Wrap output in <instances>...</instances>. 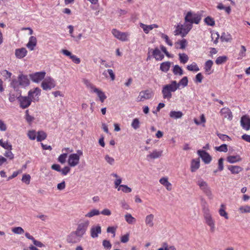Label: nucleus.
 Segmentation results:
<instances>
[{
    "label": "nucleus",
    "instance_id": "1",
    "mask_svg": "<svg viewBox=\"0 0 250 250\" xmlns=\"http://www.w3.org/2000/svg\"><path fill=\"white\" fill-rule=\"evenodd\" d=\"M177 89L176 81H172L170 83L164 85L162 88L163 98L169 101L172 96V93L175 92Z\"/></svg>",
    "mask_w": 250,
    "mask_h": 250
},
{
    "label": "nucleus",
    "instance_id": "2",
    "mask_svg": "<svg viewBox=\"0 0 250 250\" xmlns=\"http://www.w3.org/2000/svg\"><path fill=\"white\" fill-rule=\"evenodd\" d=\"M196 184L199 187L200 190L208 197L209 199H212L213 195L211 189L207 183L204 179L201 178H199Z\"/></svg>",
    "mask_w": 250,
    "mask_h": 250
},
{
    "label": "nucleus",
    "instance_id": "3",
    "mask_svg": "<svg viewBox=\"0 0 250 250\" xmlns=\"http://www.w3.org/2000/svg\"><path fill=\"white\" fill-rule=\"evenodd\" d=\"M192 26L190 23H188L185 21L184 24L179 23L175 27V35H180L182 37H184L190 31Z\"/></svg>",
    "mask_w": 250,
    "mask_h": 250
},
{
    "label": "nucleus",
    "instance_id": "4",
    "mask_svg": "<svg viewBox=\"0 0 250 250\" xmlns=\"http://www.w3.org/2000/svg\"><path fill=\"white\" fill-rule=\"evenodd\" d=\"M184 19L186 22L190 23L191 25L193 23L198 24L201 20V16L199 14L188 11L186 14Z\"/></svg>",
    "mask_w": 250,
    "mask_h": 250
},
{
    "label": "nucleus",
    "instance_id": "5",
    "mask_svg": "<svg viewBox=\"0 0 250 250\" xmlns=\"http://www.w3.org/2000/svg\"><path fill=\"white\" fill-rule=\"evenodd\" d=\"M204 218L205 223L210 228V231L213 233L215 229V222L208 209L205 210Z\"/></svg>",
    "mask_w": 250,
    "mask_h": 250
},
{
    "label": "nucleus",
    "instance_id": "6",
    "mask_svg": "<svg viewBox=\"0 0 250 250\" xmlns=\"http://www.w3.org/2000/svg\"><path fill=\"white\" fill-rule=\"evenodd\" d=\"M83 154V152L81 150H78L76 153L70 154L68 159V165L71 167L76 166L79 163L80 157Z\"/></svg>",
    "mask_w": 250,
    "mask_h": 250
},
{
    "label": "nucleus",
    "instance_id": "7",
    "mask_svg": "<svg viewBox=\"0 0 250 250\" xmlns=\"http://www.w3.org/2000/svg\"><path fill=\"white\" fill-rule=\"evenodd\" d=\"M89 221L86 219L81 220L78 225L75 231L82 237L85 234L89 225Z\"/></svg>",
    "mask_w": 250,
    "mask_h": 250
},
{
    "label": "nucleus",
    "instance_id": "8",
    "mask_svg": "<svg viewBox=\"0 0 250 250\" xmlns=\"http://www.w3.org/2000/svg\"><path fill=\"white\" fill-rule=\"evenodd\" d=\"M56 85L55 80L51 77H46L41 83V87L44 90H51L54 88Z\"/></svg>",
    "mask_w": 250,
    "mask_h": 250
},
{
    "label": "nucleus",
    "instance_id": "9",
    "mask_svg": "<svg viewBox=\"0 0 250 250\" xmlns=\"http://www.w3.org/2000/svg\"><path fill=\"white\" fill-rule=\"evenodd\" d=\"M111 33L113 35L119 40L122 42L128 41L129 34L127 32H122L116 29H113L111 31Z\"/></svg>",
    "mask_w": 250,
    "mask_h": 250
},
{
    "label": "nucleus",
    "instance_id": "10",
    "mask_svg": "<svg viewBox=\"0 0 250 250\" xmlns=\"http://www.w3.org/2000/svg\"><path fill=\"white\" fill-rule=\"evenodd\" d=\"M82 238L78 233L74 231L67 236L66 242L69 244L77 243L81 241Z\"/></svg>",
    "mask_w": 250,
    "mask_h": 250
},
{
    "label": "nucleus",
    "instance_id": "11",
    "mask_svg": "<svg viewBox=\"0 0 250 250\" xmlns=\"http://www.w3.org/2000/svg\"><path fill=\"white\" fill-rule=\"evenodd\" d=\"M153 96V92L149 89L141 91L137 98L138 101H144L151 99Z\"/></svg>",
    "mask_w": 250,
    "mask_h": 250
},
{
    "label": "nucleus",
    "instance_id": "12",
    "mask_svg": "<svg viewBox=\"0 0 250 250\" xmlns=\"http://www.w3.org/2000/svg\"><path fill=\"white\" fill-rule=\"evenodd\" d=\"M20 103V107L22 109H25L29 107L32 102L31 100L28 96H20L17 98Z\"/></svg>",
    "mask_w": 250,
    "mask_h": 250
},
{
    "label": "nucleus",
    "instance_id": "13",
    "mask_svg": "<svg viewBox=\"0 0 250 250\" xmlns=\"http://www.w3.org/2000/svg\"><path fill=\"white\" fill-rule=\"evenodd\" d=\"M45 74L44 71H41L30 74L29 76L33 82L39 83L44 79Z\"/></svg>",
    "mask_w": 250,
    "mask_h": 250
},
{
    "label": "nucleus",
    "instance_id": "14",
    "mask_svg": "<svg viewBox=\"0 0 250 250\" xmlns=\"http://www.w3.org/2000/svg\"><path fill=\"white\" fill-rule=\"evenodd\" d=\"M41 93V90L39 88L36 87L29 91L28 93V96L32 101H38L39 100V97L40 96Z\"/></svg>",
    "mask_w": 250,
    "mask_h": 250
},
{
    "label": "nucleus",
    "instance_id": "15",
    "mask_svg": "<svg viewBox=\"0 0 250 250\" xmlns=\"http://www.w3.org/2000/svg\"><path fill=\"white\" fill-rule=\"evenodd\" d=\"M197 154L205 164H208L210 163L212 158L208 152L203 150H198Z\"/></svg>",
    "mask_w": 250,
    "mask_h": 250
},
{
    "label": "nucleus",
    "instance_id": "16",
    "mask_svg": "<svg viewBox=\"0 0 250 250\" xmlns=\"http://www.w3.org/2000/svg\"><path fill=\"white\" fill-rule=\"evenodd\" d=\"M241 125L242 127L246 130L250 129V118L247 115L243 116L241 118Z\"/></svg>",
    "mask_w": 250,
    "mask_h": 250
},
{
    "label": "nucleus",
    "instance_id": "17",
    "mask_svg": "<svg viewBox=\"0 0 250 250\" xmlns=\"http://www.w3.org/2000/svg\"><path fill=\"white\" fill-rule=\"evenodd\" d=\"M220 114L224 118H227L229 121L232 119L233 115L232 112L228 107H224L220 111Z\"/></svg>",
    "mask_w": 250,
    "mask_h": 250
},
{
    "label": "nucleus",
    "instance_id": "18",
    "mask_svg": "<svg viewBox=\"0 0 250 250\" xmlns=\"http://www.w3.org/2000/svg\"><path fill=\"white\" fill-rule=\"evenodd\" d=\"M61 52L66 56L69 57L72 61L76 64H79L81 62L80 59L77 57L76 55H73L70 51L66 49H62Z\"/></svg>",
    "mask_w": 250,
    "mask_h": 250
},
{
    "label": "nucleus",
    "instance_id": "19",
    "mask_svg": "<svg viewBox=\"0 0 250 250\" xmlns=\"http://www.w3.org/2000/svg\"><path fill=\"white\" fill-rule=\"evenodd\" d=\"M18 80L19 81V84L22 87H25L29 85V80L27 76L24 75L23 74H20L18 76Z\"/></svg>",
    "mask_w": 250,
    "mask_h": 250
},
{
    "label": "nucleus",
    "instance_id": "20",
    "mask_svg": "<svg viewBox=\"0 0 250 250\" xmlns=\"http://www.w3.org/2000/svg\"><path fill=\"white\" fill-rule=\"evenodd\" d=\"M101 227L100 225L93 226L90 229V235L93 238L98 237L99 234L101 233Z\"/></svg>",
    "mask_w": 250,
    "mask_h": 250
},
{
    "label": "nucleus",
    "instance_id": "21",
    "mask_svg": "<svg viewBox=\"0 0 250 250\" xmlns=\"http://www.w3.org/2000/svg\"><path fill=\"white\" fill-rule=\"evenodd\" d=\"M27 51L25 48L22 47L15 50V55L17 58L21 59L26 56Z\"/></svg>",
    "mask_w": 250,
    "mask_h": 250
},
{
    "label": "nucleus",
    "instance_id": "22",
    "mask_svg": "<svg viewBox=\"0 0 250 250\" xmlns=\"http://www.w3.org/2000/svg\"><path fill=\"white\" fill-rule=\"evenodd\" d=\"M146 226L153 228L154 226V215L153 214L147 215L145 219Z\"/></svg>",
    "mask_w": 250,
    "mask_h": 250
},
{
    "label": "nucleus",
    "instance_id": "23",
    "mask_svg": "<svg viewBox=\"0 0 250 250\" xmlns=\"http://www.w3.org/2000/svg\"><path fill=\"white\" fill-rule=\"evenodd\" d=\"M37 40L35 37L31 36L29 39L28 43L26 44V47L30 50L33 51L34 50L35 47L37 45Z\"/></svg>",
    "mask_w": 250,
    "mask_h": 250
},
{
    "label": "nucleus",
    "instance_id": "24",
    "mask_svg": "<svg viewBox=\"0 0 250 250\" xmlns=\"http://www.w3.org/2000/svg\"><path fill=\"white\" fill-rule=\"evenodd\" d=\"M228 169L232 174H237L243 170V168L242 167L236 165H229L228 166Z\"/></svg>",
    "mask_w": 250,
    "mask_h": 250
},
{
    "label": "nucleus",
    "instance_id": "25",
    "mask_svg": "<svg viewBox=\"0 0 250 250\" xmlns=\"http://www.w3.org/2000/svg\"><path fill=\"white\" fill-rule=\"evenodd\" d=\"M152 55L156 61H161L164 58V55L158 47L155 48L153 50Z\"/></svg>",
    "mask_w": 250,
    "mask_h": 250
},
{
    "label": "nucleus",
    "instance_id": "26",
    "mask_svg": "<svg viewBox=\"0 0 250 250\" xmlns=\"http://www.w3.org/2000/svg\"><path fill=\"white\" fill-rule=\"evenodd\" d=\"M91 92L96 93L97 95L102 103H103L107 98L104 93L101 89L97 87H95Z\"/></svg>",
    "mask_w": 250,
    "mask_h": 250
},
{
    "label": "nucleus",
    "instance_id": "27",
    "mask_svg": "<svg viewBox=\"0 0 250 250\" xmlns=\"http://www.w3.org/2000/svg\"><path fill=\"white\" fill-rule=\"evenodd\" d=\"M242 160V158L239 155H230L227 157V161L230 164H234Z\"/></svg>",
    "mask_w": 250,
    "mask_h": 250
},
{
    "label": "nucleus",
    "instance_id": "28",
    "mask_svg": "<svg viewBox=\"0 0 250 250\" xmlns=\"http://www.w3.org/2000/svg\"><path fill=\"white\" fill-rule=\"evenodd\" d=\"M163 153V150H158L154 149L149 154L147 155V159H155L161 157Z\"/></svg>",
    "mask_w": 250,
    "mask_h": 250
},
{
    "label": "nucleus",
    "instance_id": "29",
    "mask_svg": "<svg viewBox=\"0 0 250 250\" xmlns=\"http://www.w3.org/2000/svg\"><path fill=\"white\" fill-rule=\"evenodd\" d=\"M200 160L199 159H193L191 163L190 170L193 172L196 171L200 167Z\"/></svg>",
    "mask_w": 250,
    "mask_h": 250
},
{
    "label": "nucleus",
    "instance_id": "30",
    "mask_svg": "<svg viewBox=\"0 0 250 250\" xmlns=\"http://www.w3.org/2000/svg\"><path fill=\"white\" fill-rule=\"evenodd\" d=\"M159 182L166 187L168 191H170L172 189V185L168 182V178L167 177H163L159 180Z\"/></svg>",
    "mask_w": 250,
    "mask_h": 250
},
{
    "label": "nucleus",
    "instance_id": "31",
    "mask_svg": "<svg viewBox=\"0 0 250 250\" xmlns=\"http://www.w3.org/2000/svg\"><path fill=\"white\" fill-rule=\"evenodd\" d=\"M169 115L171 118L177 120L181 119L183 116V113L181 111L172 110L170 111Z\"/></svg>",
    "mask_w": 250,
    "mask_h": 250
},
{
    "label": "nucleus",
    "instance_id": "32",
    "mask_svg": "<svg viewBox=\"0 0 250 250\" xmlns=\"http://www.w3.org/2000/svg\"><path fill=\"white\" fill-rule=\"evenodd\" d=\"M187 41L186 39H183L182 40L178 41L175 43V46L176 48L185 49L187 45Z\"/></svg>",
    "mask_w": 250,
    "mask_h": 250
},
{
    "label": "nucleus",
    "instance_id": "33",
    "mask_svg": "<svg viewBox=\"0 0 250 250\" xmlns=\"http://www.w3.org/2000/svg\"><path fill=\"white\" fill-rule=\"evenodd\" d=\"M171 64L170 62H162L160 65V70L163 72H167L170 67Z\"/></svg>",
    "mask_w": 250,
    "mask_h": 250
},
{
    "label": "nucleus",
    "instance_id": "34",
    "mask_svg": "<svg viewBox=\"0 0 250 250\" xmlns=\"http://www.w3.org/2000/svg\"><path fill=\"white\" fill-rule=\"evenodd\" d=\"M188 79L187 77H184L179 82V83L176 82V85L178 87V89L180 88V86H182V87H185L188 85Z\"/></svg>",
    "mask_w": 250,
    "mask_h": 250
},
{
    "label": "nucleus",
    "instance_id": "35",
    "mask_svg": "<svg viewBox=\"0 0 250 250\" xmlns=\"http://www.w3.org/2000/svg\"><path fill=\"white\" fill-rule=\"evenodd\" d=\"M125 218L126 222L129 224H133L136 221V219L130 213H126L125 215Z\"/></svg>",
    "mask_w": 250,
    "mask_h": 250
},
{
    "label": "nucleus",
    "instance_id": "36",
    "mask_svg": "<svg viewBox=\"0 0 250 250\" xmlns=\"http://www.w3.org/2000/svg\"><path fill=\"white\" fill-rule=\"evenodd\" d=\"M219 213L221 216L224 217L225 219H228L229 218L228 214L225 211V205L221 204L220 208L218 211Z\"/></svg>",
    "mask_w": 250,
    "mask_h": 250
},
{
    "label": "nucleus",
    "instance_id": "37",
    "mask_svg": "<svg viewBox=\"0 0 250 250\" xmlns=\"http://www.w3.org/2000/svg\"><path fill=\"white\" fill-rule=\"evenodd\" d=\"M47 135L43 131H39L37 133V140L38 142H41L46 139Z\"/></svg>",
    "mask_w": 250,
    "mask_h": 250
},
{
    "label": "nucleus",
    "instance_id": "38",
    "mask_svg": "<svg viewBox=\"0 0 250 250\" xmlns=\"http://www.w3.org/2000/svg\"><path fill=\"white\" fill-rule=\"evenodd\" d=\"M173 73L175 75L181 76L183 74V70L178 65H175L173 66Z\"/></svg>",
    "mask_w": 250,
    "mask_h": 250
},
{
    "label": "nucleus",
    "instance_id": "39",
    "mask_svg": "<svg viewBox=\"0 0 250 250\" xmlns=\"http://www.w3.org/2000/svg\"><path fill=\"white\" fill-rule=\"evenodd\" d=\"M100 214V212L99 210L97 209H93L87 212L85 216L86 217L91 218L94 216L99 215Z\"/></svg>",
    "mask_w": 250,
    "mask_h": 250
},
{
    "label": "nucleus",
    "instance_id": "40",
    "mask_svg": "<svg viewBox=\"0 0 250 250\" xmlns=\"http://www.w3.org/2000/svg\"><path fill=\"white\" fill-rule=\"evenodd\" d=\"M118 191H122L124 193H130L132 191V189L128 187L127 185H122L118 188Z\"/></svg>",
    "mask_w": 250,
    "mask_h": 250
},
{
    "label": "nucleus",
    "instance_id": "41",
    "mask_svg": "<svg viewBox=\"0 0 250 250\" xmlns=\"http://www.w3.org/2000/svg\"><path fill=\"white\" fill-rule=\"evenodd\" d=\"M187 69L191 71L197 72L199 70V68L197 64L193 62L191 64L187 66Z\"/></svg>",
    "mask_w": 250,
    "mask_h": 250
},
{
    "label": "nucleus",
    "instance_id": "42",
    "mask_svg": "<svg viewBox=\"0 0 250 250\" xmlns=\"http://www.w3.org/2000/svg\"><path fill=\"white\" fill-rule=\"evenodd\" d=\"M0 146L7 150H12V145L7 141L3 142L2 139L0 140Z\"/></svg>",
    "mask_w": 250,
    "mask_h": 250
},
{
    "label": "nucleus",
    "instance_id": "43",
    "mask_svg": "<svg viewBox=\"0 0 250 250\" xmlns=\"http://www.w3.org/2000/svg\"><path fill=\"white\" fill-rule=\"evenodd\" d=\"M157 250H176V249L173 246H169L167 243H164L163 244L162 247Z\"/></svg>",
    "mask_w": 250,
    "mask_h": 250
},
{
    "label": "nucleus",
    "instance_id": "44",
    "mask_svg": "<svg viewBox=\"0 0 250 250\" xmlns=\"http://www.w3.org/2000/svg\"><path fill=\"white\" fill-rule=\"evenodd\" d=\"M204 21L207 25L209 26H213L215 25V21L214 19L210 16L207 17L204 19Z\"/></svg>",
    "mask_w": 250,
    "mask_h": 250
},
{
    "label": "nucleus",
    "instance_id": "45",
    "mask_svg": "<svg viewBox=\"0 0 250 250\" xmlns=\"http://www.w3.org/2000/svg\"><path fill=\"white\" fill-rule=\"evenodd\" d=\"M227 60L228 57L226 56H219L217 58L215 63L218 65H220L225 63Z\"/></svg>",
    "mask_w": 250,
    "mask_h": 250
},
{
    "label": "nucleus",
    "instance_id": "46",
    "mask_svg": "<svg viewBox=\"0 0 250 250\" xmlns=\"http://www.w3.org/2000/svg\"><path fill=\"white\" fill-rule=\"evenodd\" d=\"M179 56L180 62L183 64L186 63L188 60V57L185 53H180Z\"/></svg>",
    "mask_w": 250,
    "mask_h": 250
},
{
    "label": "nucleus",
    "instance_id": "47",
    "mask_svg": "<svg viewBox=\"0 0 250 250\" xmlns=\"http://www.w3.org/2000/svg\"><path fill=\"white\" fill-rule=\"evenodd\" d=\"M83 82L84 84L86 85V87L90 90L91 92L96 87L92 83H90L88 80L84 79Z\"/></svg>",
    "mask_w": 250,
    "mask_h": 250
},
{
    "label": "nucleus",
    "instance_id": "48",
    "mask_svg": "<svg viewBox=\"0 0 250 250\" xmlns=\"http://www.w3.org/2000/svg\"><path fill=\"white\" fill-rule=\"evenodd\" d=\"M246 48L244 45L241 46V50L239 53L238 59H242L243 57L246 56Z\"/></svg>",
    "mask_w": 250,
    "mask_h": 250
},
{
    "label": "nucleus",
    "instance_id": "49",
    "mask_svg": "<svg viewBox=\"0 0 250 250\" xmlns=\"http://www.w3.org/2000/svg\"><path fill=\"white\" fill-rule=\"evenodd\" d=\"M239 211L241 213H250V206L248 205L241 206L239 208Z\"/></svg>",
    "mask_w": 250,
    "mask_h": 250
},
{
    "label": "nucleus",
    "instance_id": "50",
    "mask_svg": "<svg viewBox=\"0 0 250 250\" xmlns=\"http://www.w3.org/2000/svg\"><path fill=\"white\" fill-rule=\"evenodd\" d=\"M31 181V176L29 174H25L22 175L21 181L26 185H29Z\"/></svg>",
    "mask_w": 250,
    "mask_h": 250
},
{
    "label": "nucleus",
    "instance_id": "51",
    "mask_svg": "<svg viewBox=\"0 0 250 250\" xmlns=\"http://www.w3.org/2000/svg\"><path fill=\"white\" fill-rule=\"evenodd\" d=\"M13 233L17 234H21L24 233V229L21 227H14L12 229Z\"/></svg>",
    "mask_w": 250,
    "mask_h": 250
},
{
    "label": "nucleus",
    "instance_id": "52",
    "mask_svg": "<svg viewBox=\"0 0 250 250\" xmlns=\"http://www.w3.org/2000/svg\"><path fill=\"white\" fill-rule=\"evenodd\" d=\"M212 65L213 62L211 60H208V61H207L205 63L204 67L205 71L207 72H208L210 70Z\"/></svg>",
    "mask_w": 250,
    "mask_h": 250
},
{
    "label": "nucleus",
    "instance_id": "53",
    "mask_svg": "<svg viewBox=\"0 0 250 250\" xmlns=\"http://www.w3.org/2000/svg\"><path fill=\"white\" fill-rule=\"evenodd\" d=\"M215 149L220 152H226L228 151V146L226 144H223L219 146H216Z\"/></svg>",
    "mask_w": 250,
    "mask_h": 250
},
{
    "label": "nucleus",
    "instance_id": "54",
    "mask_svg": "<svg viewBox=\"0 0 250 250\" xmlns=\"http://www.w3.org/2000/svg\"><path fill=\"white\" fill-rule=\"evenodd\" d=\"M131 126L134 129H137L140 127V121L138 118H135L133 120Z\"/></svg>",
    "mask_w": 250,
    "mask_h": 250
},
{
    "label": "nucleus",
    "instance_id": "55",
    "mask_svg": "<svg viewBox=\"0 0 250 250\" xmlns=\"http://www.w3.org/2000/svg\"><path fill=\"white\" fill-rule=\"evenodd\" d=\"M27 136L31 140H34L37 138V133L34 130H29L27 133Z\"/></svg>",
    "mask_w": 250,
    "mask_h": 250
},
{
    "label": "nucleus",
    "instance_id": "56",
    "mask_svg": "<svg viewBox=\"0 0 250 250\" xmlns=\"http://www.w3.org/2000/svg\"><path fill=\"white\" fill-rule=\"evenodd\" d=\"M104 159L108 164L111 166L113 165L115 163L114 159L113 157H110L109 155H105L104 156Z\"/></svg>",
    "mask_w": 250,
    "mask_h": 250
},
{
    "label": "nucleus",
    "instance_id": "57",
    "mask_svg": "<svg viewBox=\"0 0 250 250\" xmlns=\"http://www.w3.org/2000/svg\"><path fill=\"white\" fill-rule=\"evenodd\" d=\"M161 38L164 39L166 42L169 46H172L173 45L172 41L169 39V37L167 35L162 33Z\"/></svg>",
    "mask_w": 250,
    "mask_h": 250
},
{
    "label": "nucleus",
    "instance_id": "58",
    "mask_svg": "<svg viewBox=\"0 0 250 250\" xmlns=\"http://www.w3.org/2000/svg\"><path fill=\"white\" fill-rule=\"evenodd\" d=\"M67 153H63L59 156L58 160L61 164H64L66 161Z\"/></svg>",
    "mask_w": 250,
    "mask_h": 250
},
{
    "label": "nucleus",
    "instance_id": "59",
    "mask_svg": "<svg viewBox=\"0 0 250 250\" xmlns=\"http://www.w3.org/2000/svg\"><path fill=\"white\" fill-rule=\"evenodd\" d=\"M103 246L106 250H110L112 247V245L109 241L106 240H103Z\"/></svg>",
    "mask_w": 250,
    "mask_h": 250
},
{
    "label": "nucleus",
    "instance_id": "60",
    "mask_svg": "<svg viewBox=\"0 0 250 250\" xmlns=\"http://www.w3.org/2000/svg\"><path fill=\"white\" fill-rule=\"evenodd\" d=\"M11 86L14 88L15 89L17 90L18 88H19V86H20V84H19V80H14L12 81L11 83Z\"/></svg>",
    "mask_w": 250,
    "mask_h": 250
},
{
    "label": "nucleus",
    "instance_id": "61",
    "mask_svg": "<svg viewBox=\"0 0 250 250\" xmlns=\"http://www.w3.org/2000/svg\"><path fill=\"white\" fill-rule=\"evenodd\" d=\"M4 155L5 157H7L10 160H12L14 158V155L13 153L12 152L11 150L5 151V152L4 153Z\"/></svg>",
    "mask_w": 250,
    "mask_h": 250
},
{
    "label": "nucleus",
    "instance_id": "62",
    "mask_svg": "<svg viewBox=\"0 0 250 250\" xmlns=\"http://www.w3.org/2000/svg\"><path fill=\"white\" fill-rule=\"evenodd\" d=\"M203 79V76L201 73H198L196 76L194 80V82L196 83H201Z\"/></svg>",
    "mask_w": 250,
    "mask_h": 250
},
{
    "label": "nucleus",
    "instance_id": "63",
    "mask_svg": "<svg viewBox=\"0 0 250 250\" xmlns=\"http://www.w3.org/2000/svg\"><path fill=\"white\" fill-rule=\"evenodd\" d=\"M139 25L146 34H148L150 30L148 25L145 24L143 23H140Z\"/></svg>",
    "mask_w": 250,
    "mask_h": 250
},
{
    "label": "nucleus",
    "instance_id": "64",
    "mask_svg": "<svg viewBox=\"0 0 250 250\" xmlns=\"http://www.w3.org/2000/svg\"><path fill=\"white\" fill-rule=\"evenodd\" d=\"M120 205L122 208L128 210L130 208L129 205L125 202V200L121 201Z\"/></svg>",
    "mask_w": 250,
    "mask_h": 250
}]
</instances>
